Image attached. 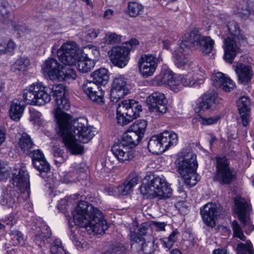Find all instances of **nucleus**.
Segmentation results:
<instances>
[{
  "mask_svg": "<svg viewBox=\"0 0 254 254\" xmlns=\"http://www.w3.org/2000/svg\"><path fill=\"white\" fill-rule=\"evenodd\" d=\"M79 195L78 193H76L73 196L66 197L61 199L57 204V208L61 210L67 209L68 206L71 203V200L78 199Z\"/></svg>",
  "mask_w": 254,
  "mask_h": 254,
  "instance_id": "nucleus-49",
  "label": "nucleus"
},
{
  "mask_svg": "<svg viewBox=\"0 0 254 254\" xmlns=\"http://www.w3.org/2000/svg\"><path fill=\"white\" fill-rule=\"evenodd\" d=\"M235 9H236L235 11L238 16L243 20L252 19L251 17L254 16L249 8L247 2L244 0L237 2Z\"/></svg>",
  "mask_w": 254,
  "mask_h": 254,
  "instance_id": "nucleus-29",
  "label": "nucleus"
},
{
  "mask_svg": "<svg viewBox=\"0 0 254 254\" xmlns=\"http://www.w3.org/2000/svg\"><path fill=\"white\" fill-rule=\"evenodd\" d=\"M141 111V106L138 102L133 100H124L119 104L117 109V122L122 126L127 125L139 117Z\"/></svg>",
  "mask_w": 254,
  "mask_h": 254,
  "instance_id": "nucleus-8",
  "label": "nucleus"
},
{
  "mask_svg": "<svg viewBox=\"0 0 254 254\" xmlns=\"http://www.w3.org/2000/svg\"><path fill=\"white\" fill-rule=\"evenodd\" d=\"M160 61H162V59L159 57L157 58L154 54L141 55L138 62V66L142 76L147 78L152 76Z\"/></svg>",
  "mask_w": 254,
  "mask_h": 254,
  "instance_id": "nucleus-10",
  "label": "nucleus"
},
{
  "mask_svg": "<svg viewBox=\"0 0 254 254\" xmlns=\"http://www.w3.org/2000/svg\"><path fill=\"white\" fill-rule=\"evenodd\" d=\"M82 88L88 97L93 101L98 103L103 102L104 93L101 87L94 81L85 82Z\"/></svg>",
  "mask_w": 254,
  "mask_h": 254,
  "instance_id": "nucleus-18",
  "label": "nucleus"
},
{
  "mask_svg": "<svg viewBox=\"0 0 254 254\" xmlns=\"http://www.w3.org/2000/svg\"><path fill=\"white\" fill-rule=\"evenodd\" d=\"M202 37L197 31H192L188 35H185L180 44V47L186 50L190 47H194L196 48Z\"/></svg>",
  "mask_w": 254,
  "mask_h": 254,
  "instance_id": "nucleus-26",
  "label": "nucleus"
},
{
  "mask_svg": "<svg viewBox=\"0 0 254 254\" xmlns=\"http://www.w3.org/2000/svg\"><path fill=\"white\" fill-rule=\"evenodd\" d=\"M29 65V61L27 59L19 58L17 59L12 65V70L18 73L20 72L24 71L26 69L27 66Z\"/></svg>",
  "mask_w": 254,
  "mask_h": 254,
  "instance_id": "nucleus-42",
  "label": "nucleus"
},
{
  "mask_svg": "<svg viewBox=\"0 0 254 254\" xmlns=\"http://www.w3.org/2000/svg\"><path fill=\"white\" fill-rule=\"evenodd\" d=\"M11 240L14 245H23L24 244V238L22 233L18 231H13L10 233Z\"/></svg>",
  "mask_w": 254,
  "mask_h": 254,
  "instance_id": "nucleus-52",
  "label": "nucleus"
},
{
  "mask_svg": "<svg viewBox=\"0 0 254 254\" xmlns=\"http://www.w3.org/2000/svg\"><path fill=\"white\" fill-rule=\"evenodd\" d=\"M112 63L120 68L125 67L129 60V50L125 46H115L108 52Z\"/></svg>",
  "mask_w": 254,
  "mask_h": 254,
  "instance_id": "nucleus-12",
  "label": "nucleus"
},
{
  "mask_svg": "<svg viewBox=\"0 0 254 254\" xmlns=\"http://www.w3.org/2000/svg\"><path fill=\"white\" fill-rule=\"evenodd\" d=\"M55 117L58 127V133L62 137L65 148L72 154H80L83 152V146L77 142L86 143L94 134L88 126L87 120L79 118L72 120L71 116L63 110H68L70 103L65 97L55 99Z\"/></svg>",
  "mask_w": 254,
  "mask_h": 254,
  "instance_id": "nucleus-1",
  "label": "nucleus"
},
{
  "mask_svg": "<svg viewBox=\"0 0 254 254\" xmlns=\"http://www.w3.org/2000/svg\"><path fill=\"white\" fill-rule=\"evenodd\" d=\"M75 224L84 227L90 233L104 234L108 229L103 214L98 208L85 201H80L72 211Z\"/></svg>",
  "mask_w": 254,
  "mask_h": 254,
  "instance_id": "nucleus-2",
  "label": "nucleus"
},
{
  "mask_svg": "<svg viewBox=\"0 0 254 254\" xmlns=\"http://www.w3.org/2000/svg\"><path fill=\"white\" fill-rule=\"evenodd\" d=\"M229 35L224 41V59L227 63L232 64L234 58L241 52V43L247 42V38L241 30L239 24L234 20L229 21L227 24Z\"/></svg>",
  "mask_w": 254,
  "mask_h": 254,
  "instance_id": "nucleus-3",
  "label": "nucleus"
},
{
  "mask_svg": "<svg viewBox=\"0 0 254 254\" xmlns=\"http://www.w3.org/2000/svg\"><path fill=\"white\" fill-rule=\"evenodd\" d=\"M177 79H179L178 83L177 85V92L180 91L183 86L194 87L197 84L193 77V74L192 72H189L186 75H178Z\"/></svg>",
  "mask_w": 254,
  "mask_h": 254,
  "instance_id": "nucleus-34",
  "label": "nucleus"
},
{
  "mask_svg": "<svg viewBox=\"0 0 254 254\" xmlns=\"http://www.w3.org/2000/svg\"><path fill=\"white\" fill-rule=\"evenodd\" d=\"M13 27L14 30L17 32L18 34L19 35L26 34L30 31L28 27L25 24L22 23L13 24Z\"/></svg>",
  "mask_w": 254,
  "mask_h": 254,
  "instance_id": "nucleus-58",
  "label": "nucleus"
},
{
  "mask_svg": "<svg viewBox=\"0 0 254 254\" xmlns=\"http://www.w3.org/2000/svg\"><path fill=\"white\" fill-rule=\"evenodd\" d=\"M163 143L161 140L160 135L152 136L148 143L149 151L153 154H158L165 151L163 149Z\"/></svg>",
  "mask_w": 254,
  "mask_h": 254,
  "instance_id": "nucleus-30",
  "label": "nucleus"
},
{
  "mask_svg": "<svg viewBox=\"0 0 254 254\" xmlns=\"http://www.w3.org/2000/svg\"><path fill=\"white\" fill-rule=\"evenodd\" d=\"M176 165L179 173L187 186L192 187L197 183L199 178L196 173L197 163L195 154L192 152L185 153L178 157Z\"/></svg>",
  "mask_w": 254,
  "mask_h": 254,
  "instance_id": "nucleus-4",
  "label": "nucleus"
},
{
  "mask_svg": "<svg viewBox=\"0 0 254 254\" xmlns=\"http://www.w3.org/2000/svg\"><path fill=\"white\" fill-rule=\"evenodd\" d=\"M214 44V41L210 37L202 36L196 49L203 55H207L212 52Z\"/></svg>",
  "mask_w": 254,
  "mask_h": 254,
  "instance_id": "nucleus-33",
  "label": "nucleus"
},
{
  "mask_svg": "<svg viewBox=\"0 0 254 254\" xmlns=\"http://www.w3.org/2000/svg\"><path fill=\"white\" fill-rule=\"evenodd\" d=\"M219 100L218 95L215 91H208L203 95L199 104V108L203 111L208 110L215 107L219 103Z\"/></svg>",
  "mask_w": 254,
  "mask_h": 254,
  "instance_id": "nucleus-25",
  "label": "nucleus"
},
{
  "mask_svg": "<svg viewBox=\"0 0 254 254\" xmlns=\"http://www.w3.org/2000/svg\"><path fill=\"white\" fill-rule=\"evenodd\" d=\"M100 55L99 50L93 45H88L84 47L81 53L82 56L95 63L98 60Z\"/></svg>",
  "mask_w": 254,
  "mask_h": 254,
  "instance_id": "nucleus-32",
  "label": "nucleus"
},
{
  "mask_svg": "<svg viewBox=\"0 0 254 254\" xmlns=\"http://www.w3.org/2000/svg\"><path fill=\"white\" fill-rule=\"evenodd\" d=\"M15 48L16 44L11 40H9L6 44L4 42V54H11L14 52V50H15Z\"/></svg>",
  "mask_w": 254,
  "mask_h": 254,
  "instance_id": "nucleus-60",
  "label": "nucleus"
},
{
  "mask_svg": "<svg viewBox=\"0 0 254 254\" xmlns=\"http://www.w3.org/2000/svg\"><path fill=\"white\" fill-rule=\"evenodd\" d=\"M92 76L97 84H106L109 79L108 70L105 68L96 70L92 73Z\"/></svg>",
  "mask_w": 254,
  "mask_h": 254,
  "instance_id": "nucleus-36",
  "label": "nucleus"
},
{
  "mask_svg": "<svg viewBox=\"0 0 254 254\" xmlns=\"http://www.w3.org/2000/svg\"><path fill=\"white\" fill-rule=\"evenodd\" d=\"M78 47L75 42L72 41H68L64 43L58 50V56H61V54L65 53H71L74 54L77 53Z\"/></svg>",
  "mask_w": 254,
  "mask_h": 254,
  "instance_id": "nucleus-40",
  "label": "nucleus"
},
{
  "mask_svg": "<svg viewBox=\"0 0 254 254\" xmlns=\"http://www.w3.org/2000/svg\"><path fill=\"white\" fill-rule=\"evenodd\" d=\"M147 103L150 111L160 117L168 111L167 100L164 94L155 92L147 98Z\"/></svg>",
  "mask_w": 254,
  "mask_h": 254,
  "instance_id": "nucleus-11",
  "label": "nucleus"
},
{
  "mask_svg": "<svg viewBox=\"0 0 254 254\" xmlns=\"http://www.w3.org/2000/svg\"><path fill=\"white\" fill-rule=\"evenodd\" d=\"M77 69L82 73L89 72L95 66V62L85 58L83 56L79 58L77 61Z\"/></svg>",
  "mask_w": 254,
  "mask_h": 254,
  "instance_id": "nucleus-37",
  "label": "nucleus"
},
{
  "mask_svg": "<svg viewBox=\"0 0 254 254\" xmlns=\"http://www.w3.org/2000/svg\"><path fill=\"white\" fill-rule=\"evenodd\" d=\"M147 125V121L143 120H139L134 122L129 127V129L142 138L145 132Z\"/></svg>",
  "mask_w": 254,
  "mask_h": 254,
  "instance_id": "nucleus-38",
  "label": "nucleus"
},
{
  "mask_svg": "<svg viewBox=\"0 0 254 254\" xmlns=\"http://www.w3.org/2000/svg\"><path fill=\"white\" fill-rule=\"evenodd\" d=\"M17 220L16 214L15 213H12L10 216L7 218V220H5L6 224L7 225H13L15 224Z\"/></svg>",
  "mask_w": 254,
  "mask_h": 254,
  "instance_id": "nucleus-64",
  "label": "nucleus"
},
{
  "mask_svg": "<svg viewBox=\"0 0 254 254\" xmlns=\"http://www.w3.org/2000/svg\"><path fill=\"white\" fill-rule=\"evenodd\" d=\"M216 170L214 179L222 185H228L236 179L233 168L229 166V161L225 157H216Z\"/></svg>",
  "mask_w": 254,
  "mask_h": 254,
  "instance_id": "nucleus-9",
  "label": "nucleus"
},
{
  "mask_svg": "<svg viewBox=\"0 0 254 254\" xmlns=\"http://www.w3.org/2000/svg\"><path fill=\"white\" fill-rule=\"evenodd\" d=\"M139 180L138 174L135 172H132L130 173L126 182L133 188L138 184Z\"/></svg>",
  "mask_w": 254,
  "mask_h": 254,
  "instance_id": "nucleus-56",
  "label": "nucleus"
},
{
  "mask_svg": "<svg viewBox=\"0 0 254 254\" xmlns=\"http://www.w3.org/2000/svg\"><path fill=\"white\" fill-rule=\"evenodd\" d=\"M220 118V116L218 115L209 118L201 117L200 123L202 125L205 126L212 125L216 124Z\"/></svg>",
  "mask_w": 254,
  "mask_h": 254,
  "instance_id": "nucleus-54",
  "label": "nucleus"
},
{
  "mask_svg": "<svg viewBox=\"0 0 254 254\" xmlns=\"http://www.w3.org/2000/svg\"><path fill=\"white\" fill-rule=\"evenodd\" d=\"M121 36L115 33L108 32L106 34L104 42L108 44H114L121 41Z\"/></svg>",
  "mask_w": 254,
  "mask_h": 254,
  "instance_id": "nucleus-50",
  "label": "nucleus"
},
{
  "mask_svg": "<svg viewBox=\"0 0 254 254\" xmlns=\"http://www.w3.org/2000/svg\"><path fill=\"white\" fill-rule=\"evenodd\" d=\"M141 193L150 198L166 199L172 195L173 190L165 179L160 177L144 180L140 188Z\"/></svg>",
  "mask_w": 254,
  "mask_h": 254,
  "instance_id": "nucleus-5",
  "label": "nucleus"
},
{
  "mask_svg": "<svg viewBox=\"0 0 254 254\" xmlns=\"http://www.w3.org/2000/svg\"><path fill=\"white\" fill-rule=\"evenodd\" d=\"M250 99L247 96H243L237 101L238 108L240 113L250 111Z\"/></svg>",
  "mask_w": 254,
  "mask_h": 254,
  "instance_id": "nucleus-43",
  "label": "nucleus"
},
{
  "mask_svg": "<svg viewBox=\"0 0 254 254\" xmlns=\"http://www.w3.org/2000/svg\"><path fill=\"white\" fill-rule=\"evenodd\" d=\"M19 145L21 150L26 154H29L30 149L34 146V143L30 136L27 133H23L19 139Z\"/></svg>",
  "mask_w": 254,
  "mask_h": 254,
  "instance_id": "nucleus-39",
  "label": "nucleus"
},
{
  "mask_svg": "<svg viewBox=\"0 0 254 254\" xmlns=\"http://www.w3.org/2000/svg\"><path fill=\"white\" fill-rule=\"evenodd\" d=\"M46 87L41 82L30 85L23 91L24 101L28 104L42 106L51 100V95L46 91Z\"/></svg>",
  "mask_w": 254,
  "mask_h": 254,
  "instance_id": "nucleus-7",
  "label": "nucleus"
},
{
  "mask_svg": "<svg viewBox=\"0 0 254 254\" xmlns=\"http://www.w3.org/2000/svg\"><path fill=\"white\" fill-rule=\"evenodd\" d=\"M131 245L136 244L141 246V250L144 254H151L155 251V247L153 242H145L142 237L138 236L135 232H130Z\"/></svg>",
  "mask_w": 254,
  "mask_h": 254,
  "instance_id": "nucleus-23",
  "label": "nucleus"
},
{
  "mask_svg": "<svg viewBox=\"0 0 254 254\" xmlns=\"http://www.w3.org/2000/svg\"><path fill=\"white\" fill-rule=\"evenodd\" d=\"M127 251L124 246L121 243H116L112 245L107 250L105 254H127Z\"/></svg>",
  "mask_w": 254,
  "mask_h": 254,
  "instance_id": "nucleus-46",
  "label": "nucleus"
},
{
  "mask_svg": "<svg viewBox=\"0 0 254 254\" xmlns=\"http://www.w3.org/2000/svg\"><path fill=\"white\" fill-rule=\"evenodd\" d=\"M32 164L40 172L47 173L50 171V165L46 160L43 153L40 150H34L31 154Z\"/></svg>",
  "mask_w": 254,
  "mask_h": 254,
  "instance_id": "nucleus-22",
  "label": "nucleus"
},
{
  "mask_svg": "<svg viewBox=\"0 0 254 254\" xmlns=\"http://www.w3.org/2000/svg\"><path fill=\"white\" fill-rule=\"evenodd\" d=\"M52 90L53 92V96L56 97V98L64 97L65 89L63 84L59 83L54 85Z\"/></svg>",
  "mask_w": 254,
  "mask_h": 254,
  "instance_id": "nucleus-51",
  "label": "nucleus"
},
{
  "mask_svg": "<svg viewBox=\"0 0 254 254\" xmlns=\"http://www.w3.org/2000/svg\"><path fill=\"white\" fill-rule=\"evenodd\" d=\"M179 233L177 231H174L167 238L161 239L160 240L165 248L170 249L176 241L177 235Z\"/></svg>",
  "mask_w": 254,
  "mask_h": 254,
  "instance_id": "nucleus-47",
  "label": "nucleus"
},
{
  "mask_svg": "<svg viewBox=\"0 0 254 254\" xmlns=\"http://www.w3.org/2000/svg\"><path fill=\"white\" fill-rule=\"evenodd\" d=\"M165 224L164 222H152V228L157 231H161L165 230Z\"/></svg>",
  "mask_w": 254,
  "mask_h": 254,
  "instance_id": "nucleus-63",
  "label": "nucleus"
},
{
  "mask_svg": "<svg viewBox=\"0 0 254 254\" xmlns=\"http://www.w3.org/2000/svg\"><path fill=\"white\" fill-rule=\"evenodd\" d=\"M200 215L204 223L208 227L213 228L216 226V220L219 215L218 207L212 203H208L200 208Z\"/></svg>",
  "mask_w": 254,
  "mask_h": 254,
  "instance_id": "nucleus-14",
  "label": "nucleus"
},
{
  "mask_svg": "<svg viewBox=\"0 0 254 254\" xmlns=\"http://www.w3.org/2000/svg\"><path fill=\"white\" fill-rule=\"evenodd\" d=\"M228 78V77L225 76L224 74L221 72L213 73L211 76V79L213 82V84L216 88H219Z\"/></svg>",
  "mask_w": 254,
  "mask_h": 254,
  "instance_id": "nucleus-45",
  "label": "nucleus"
},
{
  "mask_svg": "<svg viewBox=\"0 0 254 254\" xmlns=\"http://www.w3.org/2000/svg\"><path fill=\"white\" fill-rule=\"evenodd\" d=\"M60 61L64 64L68 65L75 64L78 59L77 53L71 54V53H65L61 54V56H58Z\"/></svg>",
  "mask_w": 254,
  "mask_h": 254,
  "instance_id": "nucleus-41",
  "label": "nucleus"
},
{
  "mask_svg": "<svg viewBox=\"0 0 254 254\" xmlns=\"http://www.w3.org/2000/svg\"><path fill=\"white\" fill-rule=\"evenodd\" d=\"M237 254H254L251 242L244 244L240 243L237 245Z\"/></svg>",
  "mask_w": 254,
  "mask_h": 254,
  "instance_id": "nucleus-48",
  "label": "nucleus"
},
{
  "mask_svg": "<svg viewBox=\"0 0 254 254\" xmlns=\"http://www.w3.org/2000/svg\"><path fill=\"white\" fill-rule=\"evenodd\" d=\"M76 77V72L73 69L69 67H64L63 66L57 80L70 82L75 80Z\"/></svg>",
  "mask_w": 254,
  "mask_h": 254,
  "instance_id": "nucleus-35",
  "label": "nucleus"
},
{
  "mask_svg": "<svg viewBox=\"0 0 254 254\" xmlns=\"http://www.w3.org/2000/svg\"><path fill=\"white\" fill-rule=\"evenodd\" d=\"M179 79L177 76H174L173 72L170 69H163L159 74L155 76V81L158 85H166L175 92H177V85Z\"/></svg>",
  "mask_w": 254,
  "mask_h": 254,
  "instance_id": "nucleus-16",
  "label": "nucleus"
},
{
  "mask_svg": "<svg viewBox=\"0 0 254 254\" xmlns=\"http://www.w3.org/2000/svg\"><path fill=\"white\" fill-rule=\"evenodd\" d=\"M141 139L137 134L128 128L123 134L121 142L118 145H114L111 151L119 161H130L134 157V152L127 146H129L130 148L134 147L139 144Z\"/></svg>",
  "mask_w": 254,
  "mask_h": 254,
  "instance_id": "nucleus-6",
  "label": "nucleus"
},
{
  "mask_svg": "<svg viewBox=\"0 0 254 254\" xmlns=\"http://www.w3.org/2000/svg\"><path fill=\"white\" fill-rule=\"evenodd\" d=\"M34 240L36 243L39 245H41L42 243L45 244L51 240L52 235L51 231L49 227L44 223L37 224L34 228Z\"/></svg>",
  "mask_w": 254,
  "mask_h": 254,
  "instance_id": "nucleus-20",
  "label": "nucleus"
},
{
  "mask_svg": "<svg viewBox=\"0 0 254 254\" xmlns=\"http://www.w3.org/2000/svg\"><path fill=\"white\" fill-rule=\"evenodd\" d=\"M235 85L232 80L229 77L227 80L223 83L220 88L222 89L226 92H231L235 87Z\"/></svg>",
  "mask_w": 254,
  "mask_h": 254,
  "instance_id": "nucleus-59",
  "label": "nucleus"
},
{
  "mask_svg": "<svg viewBox=\"0 0 254 254\" xmlns=\"http://www.w3.org/2000/svg\"><path fill=\"white\" fill-rule=\"evenodd\" d=\"M143 10L142 6L136 2H129L127 11L131 17H136L140 14Z\"/></svg>",
  "mask_w": 254,
  "mask_h": 254,
  "instance_id": "nucleus-44",
  "label": "nucleus"
},
{
  "mask_svg": "<svg viewBox=\"0 0 254 254\" xmlns=\"http://www.w3.org/2000/svg\"><path fill=\"white\" fill-rule=\"evenodd\" d=\"M100 33V30L96 29H90L86 32V38L90 41L95 39Z\"/></svg>",
  "mask_w": 254,
  "mask_h": 254,
  "instance_id": "nucleus-61",
  "label": "nucleus"
},
{
  "mask_svg": "<svg viewBox=\"0 0 254 254\" xmlns=\"http://www.w3.org/2000/svg\"><path fill=\"white\" fill-rule=\"evenodd\" d=\"M163 143V149L168 150L171 146L176 145L178 138L177 134L173 131H164L159 134Z\"/></svg>",
  "mask_w": 254,
  "mask_h": 254,
  "instance_id": "nucleus-28",
  "label": "nucleus"
},
{
  "mask_svg": "<svg viewBox=\"0 0 254 254\" xmlns=\"http://www.w3.org/2000/svg\"><path fill=\"white\" fill-rule=\"evenodd\" d=\"M127 79L123 76L115 77L111 89V98L113 102H117L128 93Z\"/></svg>",
  "mask_w": 254,
  "mask_h": 254,
  "instance_id": "nucleus-13",
  "label": "nucleus"
},
{
  "mask_svg": "<svg viewBox=\"0 0 254 254\" xmlns=\"http://www.w3.org/2000/svg\"><path fill=\"white\" fill-rule=\"evenodd\" d=\"M139 44V42L135 38H131L129 41L126 43L127 48H128L129 52L133 49L136 46Z\"/></svg>",
  "mask_w": 254,
  "mask_h": 254,
  "instance_id": "nucleus-62",
  "label": "nucleus"
},
{
  "mask_svg": "<svg viewBox=\"0 0 254 254\" xmlns=\"http://www.w3.org/2000/svg\"><path fill=\"white\" fill-rule=\"evenodd\" d=\"M63 65L54 58L48 59L44 63L42 69L50 79L57 81Z\"/></svg>",
  "mask_w": 254,
  "mask_h": 254,
  "instance_id": "nucleus-19",
  "label": "nucleus"
},
{
  "mask_svg": "<svg viewBox=\"0 0 254 254\" xmlns=\"http://www.w3.org/2000/svg\"><path fill=\"white\" fill-rule=\"evenodd\" d=\"M24 107L21 105L18 100H14L9 109L10 118L15 121H18L21 118Z\"/></svg>",
  "mask_w": 254,
  "mask_h": 254,
  "instance_id": "nucleus-31",
  "label": "nucleus"
},
{
  "mask_svg": "<svg viewBox=\"0 0 254 254\" xmlns=\"http://www.w3.org/2000/svg\"><path fill=\"white\" fill-rule=\"evenodd\" d=\"M239 83L246 85L249 84L254 75L252 67L248 64L238 63L235 66V69Z\"/></svg>",
  "mask_w": 254,
  "mask_h": 254,
  "instance_id": "nucleus-21",
  "label": "nucleus"
},
{
  "mask_svg": "<svg viewBox=\"0 0 254 254\" xmlns=\"http://www.w3.org/2000/svg\"><path fill=\"white\" fill-rule=\"evenodd\" d=\"M64 152L59 148L56 149L54 151V155L55 157L54 162L57 165H60L66 160V158L63 156Z\"/></svg>",
  "mask_w": 254,
  "mask_h": 254,
  "instance_id": "nucleus-57",
  "label": "nucleus"
},
{
  "mask_svg": "<svg viewBox=\"0 0 254 254\" xmlns=\"http://www.w3.org/2000/svg\"><path fill=\"white\" fill-rule=\"evenodd\" d=\"M232 227L234 232V235L244 241L246 237L244 236L243 231L238 222L236 221H233L232 223Z\"/></svg>",
  "mask_w": 254,
  "mask_h": 254,
  "instance_id": "nucleus-53",
  "label": "nucleus"
},
{
  "mask_svg": "<svg viewBox=\"0 0 254 254\" xmlns=\"http://www.w3.org/2000/svg\"><path fill=\"white\" fill-rule=\"evenodd\" d=\"M119 193L122 195H126L129 194L133 190V188L126 181L123 184L116 188Z\"/></svg>",
  "mask_w": 254,
  "mask_h": 254,
  "instance_id": "nucleus-55",
  "label": "nucleus"
},
{
  "mask_svg": "<svg viewBox=\"0 0 254 254\" xmlns=\"http://www.w3.org/2000/svg\"><path fill=\"white\" fill-rule=\"evenodd\" d=\"M18 198L16 196L15 192L13 190H6L3 191L0 199V203L2 205L7 206L8 208H16L18 205Z\"/></svg>",
  "mask_w": 254,
  "mask_h": 254,
  "instance_id": "nucleus-27",
  "label": "nucleus"
},
{
  "mask_svg": "<svg viewBox=\"0 0 254 254\" xmlns=\"http://www.w3.org/2000/svg\"><path fill=\"white\" fill-rule=\"evenodd\" d=\"M12 174L13 185L17 187L21 192L24 193L26 191L29 194L30 189L29 177L25 169L21 168L15 169Z\"/></svg>",
  "mask_w": 254,
  "mask_h": 254,
  "instance_id": "nucleus-15",
  "label": "nucleus"
},
{
  "mask_svg": "<svg viewBox=\"0 0 254 254\" xmlns=\"http://www.w3.org/2000/svg\"><path fill=\"white\" fill-rule=\"evenodd\" d=\"M187 51L181 48L179 46V49L173 53L175 58V64L178 68L181 69H187L189 68L190 63L187 57Z\"/></svg>",
  "mask_w": 254,
  "mask_h": 254,
  "instance_id": "nucleus-24",
  "label": "nucleus"
},
{
  "mask_svg": "<svg viewBox=\"0 0 254 254\" xmlns=\"http://www.w3.org/2000/svg\"><path fill=\"white\" fill-rule=\"evenodd\" d=\"M235 212L243 227L251 226V222L247 213L249 209V203L244 198L236 197L234 198Z\"/></svg>",
  "mask_w": 254,
  "mask_h": 254,
  "instance_id": "nucleus-17",
  "label": "nucleus"
}]
</instances>
